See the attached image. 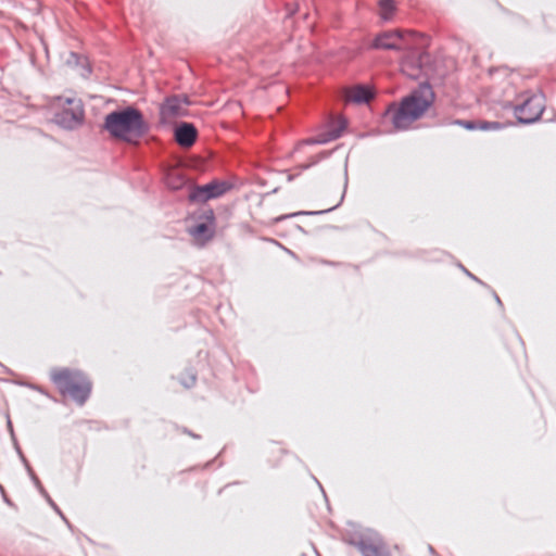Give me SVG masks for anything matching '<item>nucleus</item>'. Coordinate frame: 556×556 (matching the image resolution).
Here are the masks:
<instances>
[{"instance_id": "1", "label": "nucleus", "mask_w": 556, "mask_h": 556, "mask_svg": "<svg viewBox=\"0 0 556 556\" xmlns=\"http://www.w3.org/2000/svg\"><path fill=\"white\" fill-rule=\"evenodd\" d=\"M434 101V93L429 85H420L400 102L389 104L384 118L397 130L408 129L422 118Z\"/></svg>"}, {"instance_id": "2", "label": "nucleus", "mask_w": 556, "mask_h": 556, "mask_svg": "<svg viewBox=\"0 0 556 556\" xmlns=\"http://www.w3.org/2000/svg\"><path fill=\"white\" fill-rule=\"evenodd\" d=\"M104 128L112 137L127 142H135L147 131L143 115L131 106L108 114Z\"/></svg>"}, {"instance_id": "3", "label": "nucleus", "mask_w": 556, "mask_h": 556, "mask_svg": "<svg viewBox=\"0 0 556 556\" xmlns=\"http://www.w3.org/2000/svg\"><path fill=\"white\" fill-rule=\"evenodd\" d=\"M50 378L63 396H67L78 404H84L91 392V382L80 370L71 368H54Z\"/></svg>"}, {"instance_id": "4", "label": "nucleus", "mask_w": 556, "mask_h": 556, "mask_svg": "<svg viewBox=\"0 0 556 556\" xmlns=\"http://www.w3.org/2000/svg\"><path fill=\"white\" fill-rule=\"evenodd\" d=\"M47 109L53 116V122L63 128H76L84 121V105L75 97H54L49 100Z\"/></svg>"}, {"instance_id": "5", "label": "nucleus", "mask_w": 556, "mask_h": 556, "mask_svg": "<svg viewBox=\"0 0 556 556\" xmlns=\"http://www.w3.org/2000/svg\"><path fill=\"white\" fill-rule=\"evenodd\" d=\"M416 34L412 31H387L378 36L375 47L381 49L409 50Z\"/></svg>"}, {"instance_id": "6", "label": "nucleus", "mask_w": 556, "mask_h": 556, "mask_svg": "<svg viewBox=\"0 0 556 556\" xmlns=\"http://www.w3.org/2000/svg\"><path fill=\"white\" fill-rule=\"evenodd\" d=\"M544 111V98L541 94L528 97L515 108V115L520 123L529 124L538 121Z\"/></svg>"}, {"instance_id": "7", "label": "nucleus", "mask_w": 556, "mask_h": 556, "mask_svg": "<svg viewBox=\"0 0 556 556\" xmlns=\"http://www.w3.org/2000/svg\"><path fill=\"white\" fill-rule=\"evenodd\" d=\"M189 101L186 97L173 96L165 100L161 106V119L170 123L177 117L187 115Z\"/></svg>"}, {"instance_id": "8", "label": "nucleus", "mask_w": 556, "mask_h": 556, "mask_svg": "<svg viewBox=\"0 0 556 556\" xmlns=\"http://www.w3.org/2000/svg\"><path fill=\"white\" fill-rule=\"evenodd\" d=\"M363 556H391L386 542L378 535L365 536L358 543Z\"/></svg>"}, {"instance_id": "9", "label": "nucleus", "mask_w": 556, "mask_h": 556, "mask_svg": "<svg viewBox=\"0 0 556 556\" xmlns=\"http://www.w3.org/2000/svg\"><path fill=\"white\" fill-rule=\"evenodd\" d=\"M197 129L192 124L184 123L176 128L175 139L179 146L189 148L197 139Z\"/></svg>"}, {"instance_id": "10", "label": "nucleus", "mask_w": 556, "mask_h": 556, "mask_svg": "<svg viewBox=\"0 0 556 556\" xmlns=\"http://www.w3.org/2000/svg\"><path fill=\"white\" fill-rule=\"evenodd\" d=\"M374 97L371 89L365 86H355L345 90V101L353 103H367Z\"/></svg>"}, {"instance_id": "11", "label": "nucleus", "mask_w": 556, "mask_h": 556, "mask_svg": "<svg viewBox=\"0 0 556 556\" xmlns=\"http://www.w3.org/2000/svg\"><path fill=\"white\" fill-rule=\"evenodd\" d=\"M189 233L201 245L210 241L214 236L213 229L205 223L195 225L189 230Z\"/></svg>"}, {"instance_id": "12", "label": "nucleus", "mask_w": 556, "mask_h": 556, "mask_svg": "<svg viewBox=\"0 0 556 556\" xmlns=\"http://www.w3.org/2000/svg\"><path fill=\"white\" fill-rule=\"evenodd\" d=\"M454 124L459 125L468 130H493L498 129L500 124L496 122H484V121H462L457 119L454 122Z\"/></svg>"}, {"instance_id": "13", "label": "nucleus", "mask_w": 556, "mask_h": 556, "mask_svg": "<svg viewBox=\"0 0 556 556\" xmlns=\"http://www.w3.org/2000/svg\"><path fill=\"white\" fill-rule=\"evenodd\" d=\"M226 182H212L199 188V192L204 194L205 199L217 198L224 194L228 190Z\"/></svg>"}, {"instance_id": "14", "label": "nucleus", "mask_w": 556, "mask_h": 556, "mask_svg": "<svg viewBox=\"0 0 556 556\" xmlns=\"http://www.w3.org/2000/svg\"><path fill=\"white\" fill-rule=\"evenodd\" d=\"M379 15L382 20H391L396 11V4L394 0H379Z\"/></svg>"}, {"instance_id": "15", "label": "nucleus", "mask_w": 556, "mask_h": 556, "mask_svg": "<svg viewBox=\"0 0 556 556\" xmlns=\"http://www.w3.org/2000/svg\"><path fill=\"white\" fill-rule=\"evenodd\" d=\"M402 72L412 78H417L420 73L418 65L413 64L408 59L402 62Z\"/></svg>"}, {"instance_id": "16", "label": "nucleus", "mask_w": 556, "mask_h": 556, "mask_svg": "<svg viewBox=\"0 0 556 556\" xmlns=\"http://www.w3.org/2000/svg\"><path fill=\"white\" fill-rule=\"evenodd\" d=\"M338 127L330 130L328 138L319 140V142H326L328 140L337 139L341 136L342 130L346 126V122L343 118H339L337 122Z\"/></svg>"}]
</instances>
